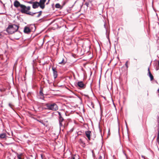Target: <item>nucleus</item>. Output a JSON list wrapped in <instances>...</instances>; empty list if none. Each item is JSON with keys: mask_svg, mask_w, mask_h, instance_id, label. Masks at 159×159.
I'll return each mask as SVG.
<instances>
[{"mask_svg": "<svg viewBox=\"0 0 159 159\" xmlns=\"http://www.w3.org/2000/svg\"><path fill=\"white\" fill-rule=\"evenodd\" d=\"M19 28V26L15 25H10L7 29V31L9 34H12L16 32Z\"/></svg>", "mask_w": 159, "mask_h": 159, "instance_id": "nucleus-1", "label": "nucleus"}, {"mask_svg": "<svg viewBox=\"0 0 159 159\" xmlns=\"http://www.w3.org/2000/svg\"><path fill=\"white\" fill-rule=\"evenodd\" d=\"M45 106L47 107V109L49 110L55 111L58 109V107L55 103L52 104L46 103Z\"/></svg>", "mask_w": 159, "mask_h": 159, "instance_id": "nucleus-2", "label": "nucleus"}, {"mask_svg": "<svg viewBox=\"0 0 159 159\" xmlns=\"http://www.w3.org/2000/svg\"><path fill=\"white\" fill-rule=\"evenodd\" d=\"M20 8V11L22 13L30 14V12L29 11L30 9V6L26 7L25 5H21Z\"/></svg>", "mask_w": 159, "mask_h": 159, "instance_id": "nucleus-3", "label": "nucleus"}, {"mask_svg": "<svg viewBox=\"0 0 159 159\" xmlns=\"http://www.w3.org/2000/svg\"><path fill=\"white\" fill-rule=\"evenodd\" d=\"M65 120L63 117L59 118V122L60 129L64 128L65 125Z\"/></svg>", "mask_w": 159, "mask_h": 159, "instance_id": "nucleus-4", "label": "nucleus"}, {"mask_svg": "<svg viewBox=\"0 0 159 159\" xmlns=\"http://www.w3.org/2000/svg\"><path fill=\"white\" fill-rule=\"evenodd\" d=\"M46 0H40L39 3L40 7L42 9L44 8V3Z\"/></svg>", "mask_w": 159, "mask_h": 159, "instance_id": "nucleus-5", "label": "nucleus"}, {"mask_svg": "<svg viewBox=\"0 0 159 159\" xmlns=\"http://www.w3.org/2000/svg\"><path fill=\"white\" fill-rule=\"evenodd\" d=\"M77 85L79 87L82 89H84L85 87V84L81 81L78 82Z\"/></svg>", "mask_w": 159, "mask_h": 159, "instance_id": "nucleus-6", "label": "nucleus"}, {"mask_svg": "<svg viewBox=\"0 0 159 159\" xmlns=\"http://www.w3.org/2000/svg\"><path fill=\"white\" fill-rule=\"evenodd\" d=\"M14 5L16 7H20L21 5H22V4H21L18 1L16 0L14 2Z\"/></svg>", "mask_w": 159, "mask_h": 159, "instance_id": "nucleus-7", "label": "nucleus"}, {"mask_svg": "<svg viewBox=\"0 0 159 159\" xmlns=\"http://www.w3.org/2000/svg\"><path fill=\"white\" fill-rule=\"evenodd\" d=\"M40 6V5L39 4V3L36 2H33V8H37L39 6Z\"/></svg>", "mask_w": 159, "mask_h": 159, "instance_id": "nucleus-8", "label": "nucleus"}, {"mask_svg": "<svg viewBox=\"0 0 159 159\" xmlns=\"http://www.w3.org/2000/svg\"><path fill=\"white\" fill-rule=\"evenodd\" d=\"M91 133V131H86L85 132L86 135L88 138L89 140H90V136Z\"/></svg>", "mask_w": 159, "mask_h": 159, "instance_id": "nucleus-9", "label": "nucleus"}, {"mask_svg": "<svg viewBox=\"0 0 159 159\" xmlns=\"http://www.w3.org/2000/svg\"><path fill=\"white\" fill-rule=\"evenodd\" d=\"M52 71L53 73V76L55 79L56 78L57 76V72L55 70L54 68H52Z\"/></svg>", "mask_w": 159, "mask_h": 159, "instance_id": "nucleus-10", "label": "nucleus"}, {"mask_svg": "<svg viewBox=\"0 0 159 159\" xmlns=\"http://www.w3.org/2000/svg\"><path fill=\"white\" fill-rule=\"evenodd\" d=\"M24 31L25 33H28L31 31V30L29 27H25L24 28Z\"/></svg>", "mask_w": 159, "mask_h": 159, "instance_id": "nucleus-11", "label": "nucleus"}, {"mask_svg": "<svg viewBox=\"0 0 159 159\" xmlns=\"http://www.w3.org/2000/svg\"><path fill=\"white\" fill-rule=\"evenodd\" d=\"M0 138L1 139H6L7 138L6 134L4 133L0 134Z\"/></svg>", "mask_w": 159, "mask_h": 159, "instance_id": "nucleus-12", "label": "nucleus"}, {"mask_svg": "<svg viewBox=\"0 0 159 159\" xmlns=\"http://www.w3.org/2000/svg\"><path fill=\"white\" fill-rule=\"evenodd\" d=\"M148 73L149 74V76L151 80H152L153 79V77L151 73V72L149 70V68H148Z\"/></svg>", "mask_w": 159, "mask_h": 159, "instance_id": "nucleus-13", "label": "nucleus"}, {"mask_svg": "<svg viewBox=\"0 0 159 159\" xmlns=\"http://www.w3.org/2000/svg\"><path fill=\"white\" fill-rule=\"evenodd\" d=\"M104 26L105 27V28L106 29V35H107V37L108 39H109V32L107 30V28H106V25H105V24L104 25Z\"/></svg>", "mask_w": 159, "mask_h": 159, "instance_id": "nucleus-14", "label": "nucleus"}, {"mask_svg": "<svg viewBox=\"0 0 159 159\" xmlns=\"http://www.w3.org/2000/svg\"><path fill=\"white\" fill-rule=\"evenodd\" d=\"M61 61H59V64L64 65L66 63V62H65L63 58H62Z\"/></svg>", "mask_w": 159, "mask_h": 159, "instance_id": "nucleus-15", "label": "nucleus"}, {"mask_svg": "<svg viewBox=\"0 0 159 159\" xmlns=\"http://www.w3.org/2000/svg\"><path fill=\"white\" fill-rule=\"evenodd\" d=\"M22 155V153H21L20 154H17V157L18 159H22L21 156Z\"/></svg>", "mask_w": 159, "mask_h": 159, "instance_id": "nucleus-16", "label": "nucleus"}, {"mask_svg": "<svg viewBox=\"0 0 159 159\" xmlns=\"http://www.w3.org/2000/svg\"><path fill=\"white\" fill-rule=\"evenodd\" d=\"M60 6H61L60 5L59 3H57L55 5V7L56 8H59L60 7Z\"/></svg>", "mask_w": 159, "mask_h": 159, "instance_id": "nucleus-17", "label": "nucleus"}, {"mask_svg": "<svg viewBox=\"0 0 159 159\" xmlns=\"http://www.w3.org/2000/svg\"><path fill=\"white\" fill-rule=\"evenodd\" d=\"M39 94L41 96H43V93L42 89L40 90L39 92Z\"/></svg>", "mask_w": 159, "mask_h": 159, "instance_id": "nucleus-18", "label": "nucleus"}, {"mask_svg": "<svg viewBox=\"0 0 159 159\" xmlns=\"http://www.w3.org/2000/svg\"><path fill=\"white\" fill-rule=\"evenodd\" d=\"M57 112L58 113V115H59V118L62 117V116H61V113L60 112H59L58 111Z\"/></svg>", "mask_w": 159, "mask_h": 159, "instance_id": "nucleus-19", "label": "nucleus"}, {"mask_svg": "<svg viewBox=\"0 0 159 159\" xmlns=\"http://www.w3.org/2000/svg\"><path fill=\"white\" fill-rule=\"evenodd\" d=\"M37 13V12L32 13V12H30V14H28L29 15H31V16H33V15H34V14H36Z\"/></svg>", "mask_w": 159, "mask_h": 159, "instance_id": "nucleus-20", "label": "nucleus"}, {"mask_svg": "<svg viewBox=\"0 0 159 159\" xmlns=\"http://www.w3.org/2000/svg\"><path fill=\"white\" fill-rule=\"evenodd\" d=\"M85 4L87 6V7H88L89 5V3L88 2H85Z\"/></svg>", "mask_w": 159, "mask_h": 159, "instance_id": "nucleus-21", "label": "nucleus"}, {"mask_svg": "<svg viewBox=\"0 0 159 159\" xmlns=\"http://www.w3.org/2000/svg\"><path fill=\"white\" fill-rule=\"evenodd\" d=\"M128 61H127L125 64V65L127 68L128 67Z\"/></svg>", "mask_w": 159, "mask_h": 159, "instance_id": "nucleus-22", "label": "nucleus"}, {"mask_svg": "<svg viewBox=\"0 0 159 159\" xmlns=\"http://www.w3.org/2000/svg\"><path fill=\"white\" fill-rule=\"evenodd\" d=\"M76 157V159H78L77 158V157L76 156H75L73 157H72V159H75V158Z\"/></svg>", "mask_w": 159, "mask_h": 159, "instance_id": "nucleus-23", "label": "nucleus"}, {"mask_svg": "<svg viewBox=\"0 0 159 159\" xmlns=\"http://www.w3.org/2000/svg\"><path fill=\"white\" fill-rule=\"evenodd\" d=\"M41 11L40 12V13H39L38 16H37L38 17H39L41 15Z\"/></svg>", "mask_w": 159, "mask_h": 159, "instance_id": "nucleus-24", "label": "nucleus"}, {"mask_svg": "<svg viewBox=\"0 0 159 159\" xmlns=\"http://www.w3.org/2000/svg\"><path fill=\"white\" fill-rule=\"evenodd\" d=\"M158 138H159V129L158 130V136L157 137V139Z\"/></svg>", "mask_w": 159, "mask_h": 159, "instance_id": "nucleus-25", "label": "nucleus"}, {"mask_svg": "<svg viewBox=\"0 0 159 159\" xmlns=\"http://www.w3.org/2000/svg\"><path fill=\"white\" fill-rule=\"evenodd\" d=\"M33 2H32V1H29V2H28V3H30V4H31V3H33Z\"/></svg>", "mask_w": 159, "mask_h": 159, "instance_id": "nucleus-26", "label": "nucleus"}, {"mask_svg": "<svg viewBox=\"0 0 159 159\" xmlns=\"http://www.w3.org/2000/svg\"><path fill=\"white\" fill-rule=\"evenodd\" d=\"M142 157H143V158L144 159H145V157L144 156L142 155Z\"/></svg>", "mask_w": 159, "mask_h": 159, "instance_id": "nucleus-27", "label": "nucleus"}, {"mask_svg": "<svg viewBox=\"0 0 159 159\" xmlns=\"http://www.w3.org/2000/svg\"><path fill=\"white\" fill-rule=\"evenodd\" d=\"M102 157L101 156H100L98 158V159H102Z\"/></svg>", "mask_w": 159, "mask_h": 159, "instance_id": "nucleus-28", "label": "nucleus"}, {"mask_svg": "<svg viewBox=\"0 0 159 159\" xmlns=\"http://www.w3.org/2000/svg\"><path fill=\"white\" fill-rule=\"evenodd\" d=\"M9 105L10 107L11 108H12L11 107V105L10 103H9Z\"/></svg>", "mask_w": 159, "mask_h": 159, "instance_id": "nucleus-29", "label": "nucleus"}, {"mask_svg": "<svg viewBox=\"0 0 159 159\" xmlns=\"http://www.w3.org/2000/svg\"><path fill=\"white\" fill-rule=\"evenodd\" d=\"M50 0H48V1H49Z\"/></svg>", "mask_w": 159, "mask_h": 159, "instance_id": "nucleus-30", "label": "nucleus"}]
</instances>
